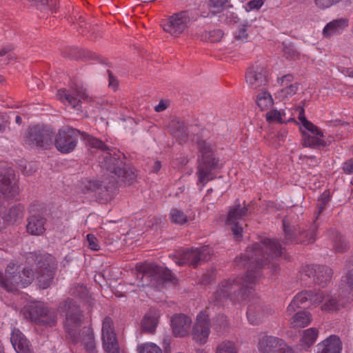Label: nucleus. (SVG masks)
<instances>
[{
    "label": "nucleus",
    "mask_w": 353,
    "mask_h": 353,
    "mask_svg": "<svg viewBox=\"0 0 353 353\" xmlns=\"http://www.w3.org/2000/svg\"><path fill=\"white\" fill-rule=\"evenodd\" d=\"M107 72L109 77L108 86L111 88L114 91H116L119 86V81L110 70H107Z\"/></svg>",
    "instance_id": "nucleus-57"
},
{
    "label": "nucleus",
    "mask_w": 353,
    "mask_h": 353,
    "mask_svg": "<svg viewBox=\"0 0 353 353\" xmlns=\"http://www.w3.org/2000/svg\"><path fill=\"white\" fill-rule=\"evenodd\" d=\"M284 250L279 241L268 238L248 247L245 252L234 261V265L239 268L247 267L245 275L222 281L212 296L211 301L218 305L228 299L232 302L247 301L254 286L262 278L263 269H270L272 274L279 272V257Z\"/></svg>",
    "instance_id": "nucleus-1"
},
{
    "label": "nucleus",
    "mask_w": 353,
    "mask_h": 353,
    "mask_svg": "<svg viewBox=\"0 0 353 353\" xmlns=\"http://www.w3.org/2000/svg\"><path fill=\"white\" fill-rule=\"evenodd\" d=\"M210 319L208 314L205 312H200L197 316L192 335L193 339L200 344H204L210 334Z\"/></svg>",
    "instance_id": "nucleus-22"
},
{
    "label": "nucleus",
    "mask_w": 353,
    "mask_h": 353,
    "mask_svg": "<svg viewBox=\"0 0 353 353\" xmlns=\"http://www.w3.org/2000/svg\"><path fill=\"white\" fill-rule=\"evenodd\" d=\"M117 183L114 176L106 178L102 181H86L82 182L81 190L83 194L94 193L97 199L101 203L112 200L117 192Z\"/></svg>",
    "instance_id": "nucleus-6"
},
{
    "label": "nucleus",
    "mask_w": 353,
    "mask_h": 353,
    "mask_svg": "<svg viewBox=\"0 0 353 353\" xmlns=\"http://www.w3.org/2000/svg\"><path fill=\"white\" fill-rule=\"evenodd\" d=\"M342 343L336 335H331L319 344V352L321 353H341Z\"/></svg>",
    "instance_id": "nucleus-27"
},
{
    "label": "nucleus",
    "mask_w": 353,
    "mask_h": 353,
    "mask_svg": "<svg viewBox=\"0 0 353 353\" xmlns=\"http://www.w3.org/2000/svg\"><path fill=\"white\" fill-rule=\"evenodd\" d=\"M87 240L88 241L89 247L90 249L96 251L100 249L99 245L98 243V240L94 236V235L91 234H88Z\"/></svg>",
    "instance_id": "nucleus-55"
},
{
    "label": "nucleus",
    "mask_w": 353,
    "mask_h": 353,
    "mask_svg": "<svg viewBox=\"0 0 353 353\" xmlns=\"http://www.w3.org/2000/svg\"><path fill=\"white\" fill-rule=\"evenodd\" d=\"M79 340H81L88 353H97L94 333L91 328L85 327L82 334H79Z\"/></svg>",
    "instance_id": "nucleus-30"
},
{
    "label": "nucleus",
    "mask_w": 353,
    "mask_h": 353,
    "mask_svg": "<svg viewBox=\"0 0 353 353\" xmlns=\"http://www.w3.org/2000/svg\"><path fill=\"white\" fill-rule=\"evenodd\" d=\"M170 219L172 223L177 225H183L188 222V216L181 210L172 208L170 212Z\"/></svg>",
    "instance_id": "nucleus-40"
},
{
    "label": "nucleus",
    "mask_w": 353,
    "mask_h": 353,
    "mask_svg": "<svg viewBox=\"0 0 353 353\" xmlns=\"http://www.w3.org/2000/svg\"><path fill=\"white\" fill-rule=\"evenodd\" d=\"M57 96L62 102L67 101L70 105L77 110H79L81 107V99L88 100L89 98L86 90L77 85H72L68 90H59Z\"/></svg>",
    "instance_id": "nucleus-16"
},
{
    "label": "nucleus",
    "mask_w": 353,
    "mask_h": 353,
    "mask_svg": "<svg viewBox=\"0 0 353 353\" xmlns=\"http://www.w3.org/2000/svg\"><path fill=\"white\" fill-rule=\"evenodd\" d=\"M296 110L299 111V119L301 123L307 120L305 117V110L303 106L297 107Z\"/></svg>",
    "instance_id": "nucleus-63"
},
{
    "label": "nucleus",
    "mask_w": 353,
    "mask_h": 353,
    "mask_svg": "<svg viewBox=\"0 0 353 353\" xmlns=\"http://www.w3.org/2000/svg\"><path fill=\"white\" fill-rule=\"evenodd\" d=\"M249 213V208L245 205V201L243 202V205L237 203L229 208L225 223L230 227L232 234L236 239L242 237L243 232V228L239 221L241 220Z\"/></svg>",
    "instance_id": "nucleus-12"
},
{
    "label": "nucleus",
    "mask_w": 353,
    "mask_h": 353,
    "mask_svg": "<svg viewBox=\"0 0 353 353\" xmlns=\"http://www.w3.org/2000/svg\"><path fill=\"white\" fill-rule=\"evenodd\" d=\"M212 250L208 246L200 248L191 249L183 252L182 259L178 262L179 265L188 263L196 267L201 261H207L210 259Z\"/></svg>",
    "instance_id": "nucleus-20"
},
{
    "label": "nucleus",
    "mask_w": 353,
    "mask_h": 353,
    "mask_svg": "<svg viewBox=\"0 0 353 353\" xmlns=\"http://www.w3.org/2000/svg\"><path fill=\"white\" fill-rule=\"evenodd\" d=\"M213 326L216 331L221 332L228 326V321L225 315L219 314L213 319Z\"/></svg>",
    "instance_id": "nucleus-42"
},
{
    "label": "nucleus",
    "mask_w": 353,
    "mask_h": 353,
    "mask_svg": "<svg viewBox=\"0 0 353 353\" xmlns=\"http://www.w3.org/2000/svg\"><path fill=\"white\" fill-rule=\"evenodd\" d=\"M188 22L189 18L186 14L176 13L169 17L163 25V28L172 36L178 37L187 28Z\"/></svg>",
    "instance_id": "nucleus-21"
},
{
    "label": "nucleus",
    "mask_w": 353,
    "mask_h": 353,
    "mask_svg": "<svg viewBox=\"0 0 353 353\" xmlns=\"http://www.w3.org/2000/svg\"><path fill=\"white\" fill-rule=\"evenodd\" d=\"M159 314L153 310H149L141 322V330L145 333L153 334L159 324Z\"/></svg>",
    "instance_id": "nucleus-28"
},
{
    "label": "nucleus",
    "mask_w": 353,
    "mask_h": 353,
    "mask_svg": "<svg viewBox=\"0 0 353 353\" xmlns=\"http://www.w3.org/2000/svg\"><path fill=\"white\" fill-rule=\"evenodd\" d=\"M61 314L65 316L64 327L66 338L73 344L79 341V327L82 321V313L76 301L72 299H66L62 301L58 307Z\"/></svg>",
    "instance_id": "nucleus-4"
},
{
    "label": "nucleus",
    "mask_w": 353,
    "mask_h": 353,
    "mask_svg": "<svg viewBox=\"0 0 353 353\" xmlns=\"http://www.w3.org/2000/svg\"><path fill=\"white\" fill-rule=\"evenodd\" d=\"M34 278L32 269L22 270L14 263L8 265L5 274L0 271V286L8 292H16L29 285Z\"/></svg>",
    "instance_id": "nucleus-5"
},
{
    "label": "nucleus",
    "mask_w": 353,
    "mask_h": 353,
    "mask_svg": "<svg viewBox=\"0 0 353 353\" xmlns=\"http://www.w3.org/2000/svg\"><path fill=\"white\" fill-rule=\"evenodd\" d=\"M264 3V0H251L247 6L250 10L256 9L259 10Z\"/></svg>",
    "instance_id": "nucleus-61"
},
{
    "label": "nucleus",
    "mask_w": 353,
    "mask_h": 353,
    "mask_svg": "<svg viewBox=\"0 0 353 353\" xmlns=\"http://www.w3.org/2000/svg\"><path fill=\"white\" fill-rule=\"evenodd\" d=\"M303 126L310 131L311 133L316 134L319 137H323V133L319 129V128L314 125L312 122L307 120L302 123Z\"/></svg>",
    "instance_id": "nucleus-51"
},
{
    "label": "nucleus",
    "mask_w": 353,
    "mask_h": 353,
    "mask_svg": "<svg viewBox=\"0 0 353 353\" xmlns=\"http://www.w3.org/2000/svg\"><path fill=\"white\" fill-rule=\"evenodd\" d=\"M192 321L185 314H178L171 319V326L175 336L183 337L188 334Z\"/></svg>",
    "instance_id": "nucleus-24"
},
{
    "label": "nucleus",
    "mask_w": 353,
    "mask_h": 353,
    "mask_svg": "<svg viewBox=\"0 0 353 353\" xmlns=\"http://www.w3.org/2000/svg\"><path fill=\"white\" fill-rule=\"evenodd\" d=\"M247 25L243 24L241 28H239L237 33L235 34L234 38L236 40H241L246 39L248 36L247 33Z\"/></svg>",
    "instance_id": "nucleus-58"
},
{
    "label": "nucleus",
    "mask_w": 353,
    "mask_h": 353,
    "mask_svg": "<svg viewBox=\"0 0 353 353\" xmlns=\"http://www.w3.org/2000/svg\"><path fill=\"white\" fill-rule=\"evenodd\" d=\"M140 274L141 276L139 285L142 287L152 286L161 288L165 282H174L176 280L170 270L157 264L146 265Z\"/></svg>",
    "instance_id": "nucleus-7"
},
{
    "label": "nucleus",
    "mask_w": 353,
    "mask_h": 353,
    "mask_svg": "<svg viewBox=\"0 0 353 353\" xmlns=\"http://www.w3.org/2000/svg\"><path fill=\"white\" fill-rule=\"evenodd\" d=\"M208 34V39L212 43L219 42L223 36V32L219 29L210 31Z\"/></svg>",
    "instance_id": "nucleus-52"
},
{
    "label": "nucleus",
    "mask_w": 353,
    "mask_h": 353,
    "mask_svg": "<svg viewBox=\"0 0 353 353\" xmlns=\"http://www.w3.org/2000/svg\"><path fill=\"white\" fill-rule=\"evenodd\" d=\"M311 322L310 312L303 310L298 312L293 317L291 324L293 327H305Z\"/></svg>",
    "instance_id": "nucleus-35"
},
{
    "label": "nucleus",
    "mask_w": 353,
    "mask_h": 353,
    "mask_svg": "<svg viewBox=\"0 0 353 353\" xmlns=\"http://www.w3.org/2000/svg\"><path fill=\"white\" fill-rule=\"evenodd\" d=\"M318 225L315 221L310 225L307 230L301 229L299 227V243L309 244L316 241V231Z\"/></svg>",
    "instance_id": "nucleus-32"
},
{
    "label": "nucleus",
    "mask_w": 353,
    "mask_h": 353,
    "mask_svg": "<svg viewBox=\"0 0 353 353\" xmlns=\"http://www.w3.org/2000/svg\"><path fill=\"white\" fill-rule=\"evenodd\" d=\"M266 118L268 121H276L281 123H285V121L282 119V114L280 111L276 110H273L266 114Z\"/></svg>",
    "instance_id": "nucleus-49"
},
{
    "label": "nucleus",
    "mask_w": 353,
    "mask_h": 353,
    "mask_svg": "<svg viewBox=\"0 0 353 353\" xmlns=\"http://www.w3.org/2000/svg\"><path fill=\"white\" fill-rule=\"evenodd\" d=\"M14 50V47L12 45H7V46H3L1 50H0V57H3L6 54H8V60H10L12 59V57H11L10 55V52H12Z\"/></svg>",
    "instance_id": "nucleus-60"
},
{
    "label": "nucleus",
    "mask_w": 353,
    "mask_h": 353,
    "mask_svg": "<svg viewBox=\"0 0 353 353\" xmlns=\"http://www.w3.org/2000/svg\"><path fill=\"white\" fill-rule=\"evenodd\" d=\"M342 0H314L315 5L320 9H325L336 5Z\"/></svg>",
    "instance_id": "nucleus-50"
},
{
    "label": "nucleus",
    "mask_w": 353,
    "mask_h": 353,
    "mask_svg": "<svg viewBox=\"0 0 353 353\" xmlns=\"http://www.w3.org/2000/svg\"><path fill=\"white\" fill-rule=\"evenodd\" d=\"M214 280V271H208L203 274L201 278V283L202 285H206L210 284Z\"/></svg>",
    "instance_id": "nucleus-54"
},
{
    "label": "nucleus",
    "mask_w": 353,
    "mask_h": 353,
    "mask_svg": "<svg viewBox=\"0 0 353 353\" xmlns=\"http://www.w3.org/2000/svg\"><path fill=\"white\" fill-rule=\"evenodd\" d=\"M170 131L172 137L180 144H183L188 141V127L183 121L179 119L172 121Z\"/></svg>",
    "instance_id": "nucleus-26"
},
{
    "label": "nucleus",
    "mask_w": 353,
    "mask_h": 353,
    "mask_svg": "<svg viewBox=\"0 0 353 353\" xmlns=\"http://www.w3.org/2000/svg\"><path fill=\"white\" fill-rule=\"evenodd\" d=\"M258 349L261 353H294L282 339L264 336L259 339Z\"/></svg>",
    "instance_id": "nucleus-17"
},
{
    "label": "nucleus",
    "mask_w": 353,
    "mask_h": 353,
    "mask_svg": "<svg viewBox=\"0 0 353 353\" xmlns=\"http://www.w3.org/2000/svg\"><path fill=\"white\" fill-rule=\"evenodd\" d=\"M23 314L26 319L38 325L54 326L57 323V315L54 310L49 309L43 303L30 302L24 306Z\"/></svg>",
    "instance_id": "nucleus-8"
},
{
    "label": "nucleus",
    "mask_w": 353,
    "mask_h": 353,
    "mask_svg": "<svg viewBox=\"0 0 353 353\" xmlns=\"http://www.w3.org/2000/svg\"><path fill=\"white\" fill-rule=\"evenodd\" d=\"M319 331L316 328H309L303 332L299 345L301 348L307 350L311 347L316 340Z\"/></svg>",
    "instance_id": "nucleus-34"
},
{
    "label": "nucleus",
    "mask_w": 353,
    "mask_h": 353,
    "mask_svg": "<svg viewBox=\"0 0 353 353\" xmlns=\"http://www.w3.org/2000/svg\"><path fill=\"white\" fill-rule=\"evenodd\" d=\"M10 341L17 353H34L30 341L18 328L12 329Z\"/></svg>",
    "instance_id": "nucleus-25"
},
{
    "label": "nucleus",
    "mask_w": 353,
    "mask_h": 353,
    "mask_svg": "<svg viewBox=\"0 0 353 353\" xmlns=\"http://www.w3.org/2000/svg\"><path fill=\"white\" fill-rule=\"evenodd\" d=\"M268 71L266 67L255 63L249 67L245 74V82L252 88L256 89L268 83Z\"/></svg>",
    "instance_id": "nucleus-19"
},
{
    "label": "nucleus",
    "mask_w": 353,
    "mask_h": 353,
    "mask_svg": "<svg viewBox=\"0 0 353 353\" xmlns=\"http://www.w3.org/2000/svg\"><path fill=\"white\" fill-rule=\"evenodd\" d=\"M333 275L332 268L324 265H307L303 268L301 279L312 277L313 282L320 288H325L330 282Z\"/></svg>",
    "instance_id": "nucleus-11"
},
{
    "label": "nucleus",
    "mask_w": 353,
    "mask_h": 353,
    "mask_svg": "<svg viewBox=\"0 0 353 353\" xmlns=\"http://www.w3.org/2000/svg\"><path fill=\"white\" fill-rule=\"evenodd\" d=\"M197 148L199 152L202 154V158L205 155H212V147L211 145L207 143L205 141L198 139L196 141Z\"/></svg>",
    "instance_id": "nucleus-47"
},
{
    "label": "nucleus",
    "mask_w": 353,
    "mask_h": 353,
    "mask_svg": "<svg viewBox=\"0 0 353 353\" xmlns=\"http://www.w3.org/2000/svg\"><path fill=\"white\" fill-rule=\"evenodd\" d=\"M41 210L42 207L39 203H33L30 206L26 230L32 235H41L46 231V219Z\"/></svg>",
    "instance_id": "nucleus-13"
},
{
    "label": "nucleus",
    "mask_w": 353,
    "mask_h": 353,
    "mask_svg": "<svg viewBox=\"0 0 353 353\" xmlns=\"http://www.w3.org/2000/svg\"><path fill=\"white\" fill-rule=\"evenodd\" d=\"M325 301V303L322 305V310L328 312H334L340 310L342 304L340 303L336 296H327L326 299H323Z\"/></svg>",
    "instance_id": "nucleus-41"
},
{
    "label": "nucleus",
    "mask_w": 353,
    "mask_h": 353,
    "mask_svg": "<svg viewBox=\"0 0 353 353\" xmlns=\"http://www.w3.org/2000/svg\"><path fill=\"white\" fill-rule=\"evenodd\" d=\"M332 239L334 241V248L337 252H346L348 250V243L345 237L338 231L333 232Z\"/></svg>",
    "instance_id": "nucleus-37"
},
{
    "label": "nucleus",
    "mask_w": 353,
    "mask_h": 353,
    "mask_svg": "<svg viewBox=\"0 0 353 353\" xmlns=\"http://www.w3.org/2000/svg\"><path fill=\"white\" fill-rule=\"evenodd\" d=\"M216 353H237V349L233 342L225 341L217 346Z\"/></svg>",
    "instance_id": "nucleus-43"
},
{
    "label": "nucleus",
    "mask_w": 353,
    "mask_h": 353,
    "mask_svg": "<svg viewBox=\"0 0 353 353\" xmlns=\"http://www.w3.org/2000/svg\"><path fill=\"white\" fill-rule=\"evenodd\" d=\"M273 103L271 94L267 91L261 90L256 95V104L261 110L269 109Z\"/></svg>",
    "instance_id": "nucleus-36"
},
{
    "label": "nucleus",
    "mask_w": 353,
    "mask_h": 353,
    "mask_svg": "<svg viewBox=\"0 0 353 353\" xmlns=\"http://www.w3.org/2000/svg\"><path fill=\"white\" fill-rule=\"evenodd\" d=\"M107 149L103 159L99 161L101 166L114 174L125 185H132L137 179V174L132 168L125 162V156L120 151L110 152V150L106 145Z\"/></svg>",
    "instance_id": "nucleus-3"
},
{
    "label": "nucleus",
    "mask_w": 353,
    "mask_h": 353,
    "mask_svg": "<svg viewBox=\"0 0 353 353\" xmlns=\"http://www.w3.org/2000/svg\"><path fill=\"white\" fill-rule=\"evenodd\" d=\"M139 353H162L161 349L154 343H148L138 347Z\"/></svg>",
    "instance_id": "nucleus-45"
},
{
    "label": "nucleus",
    "mask_w": 353,
    "mask_h": 353,
    "mask_svg": "<svg viewBox=\"0 0 353 353\" xmlns=\"http://www.w3.org/2000/svg\"><path fill=\"white\" fill-rule=\"evenodd\" d=\"M322 292L303 291L299 293L288 307V311H295L296 308H307L310 305H317L323 301Z\"/></svg>",
    "instance_id": "nucleus-14"
},
{
    "label": "nucleus",
    "mask_w": 353,
    "mask_h": 353,
    "mask_svg": "<svg viewBox=\"0 0 353 353\" xmlns=\"http://www.w3.org/2000/svg\"><path fill=\"white\" fill-rule=\"evenodd\" d=\"M293 79L294 77L292 74H286L283 76L281 78V85H284L286 83L290 84V83H291L293 81Z\"/></svg>",
    "instance_id": "nucleus-64"
},
{
    "label": "nucleus",
    "mask_w": 353,
    "mask_h": 353,
    "mask_svg": "<svg viewBox=\"0 0 353 353\" xmlns=\"http://www.w3.org/2000/svg\"><path fill=\"white\" fill-rule=\"evenodd\" d=\"M219 159H216L214 154L205 155L199 163L196 171L198 183L201 184L202 188L209 181L214 179L212 170L219 168Z\"/></svg>",
    "instance_id": "nucleus-18"
},
{
    "label": "nucleus",
    "mask_w": 353,
    "mask_h": 353,
    "mask_svg": "<svg viewBox=\"0 0 353 353\" xmlns=\"http://www.w3.org/2000/svg\"><path fill=\"white\" fill-rule=\"evenodd\" d=\"M284 238L283 243L289 245L294 242L299 243V225H291L285 219L283 220Z\"/></svg>",
    "instance_id": "nucleus-29"
},
{
    "label": "nucleus",
    "mask_w": 353,
    "mask_h": 353,
    "mask_svg": "<svg viewBox=\"0 0 353 353\" xmlns=\"http://www.w3.org/2000/svg\"><path fill=\"white\" fill-rule=\"evenodd\" d=\"M225 21L228 23H236L239 21L237 15L234 12H227Z\"/></svg>",
    "instance_id": "nucleus-62"
},
{
    "label": "nucleus",
    "mask_w": 353,
    "mask_h": 353,
    "mask_svg": "<svg viewBox=\"0 0 353 353\" xmlns=\"http://www.w3.org/2000/svg\"><path fill=\"white\" fill-rule=\"evenodd\" d=\"M80 136L83 139L87 140L90 146L94 148L99 150L107 149L106 145L102 141L92 137L85 132H82L79 130L70 127H64L59 129L57 134H54V145L62 154L70 153L75 149L78 138Z\"/></svg>",
    "instance_id": "nucleus-2"
},
{
    "label": "nucleus",
    "mask_w": 353,
    "mask_h": 353,
    "mask_svg": "<svg viewBox=\"0 0 353 353\" xmlns=\"http://www.w3.org/2000/svg\"><path fill=\"white\" fill-rule=\"evenodd\" d=\"M14 175L11 172L0 174V194L6 198H14L19 192V188L13 182Z\"/></svg>",
    "instance_id": "nucleus-23"
},
{
    "label": "nucleus",
    "mask_w": 353,
    "mask_h": 353,
    "mask_svg": "<svg viewBox=\"0 0 353 353\" xmlns=\"http://www.w3.org/2000/svg\"><path fill=\"white\" fill-rule=\"evenodd\" d=\"M264 311L261 305L252 304L249 305L247 311V317L252 325H257L261 322Z\"/></svg>",
    "instance_id": "nucleus-33"
},
{
    "label": "nucleus",
    "mask_w": 353,
    "mask_h": 353,
    "mask_svg": "<svg viewBox=\"0 0 353 353\" xmlns=\"http://www.w3.org/2000/svg\"><path fill=\"white\" fill-rule=\"evenodd\" d=\"M303 145L305 147L315 148L317 146L318 138L304 133Z\"/></svg>",
    "instance_id": "nucleus-53"
},
{
    "label": "nucleus",
    "mask_w": 353,
    "mask_h": 353,
    "mask_svg": "<svg viewBox=\"0 0 353 353\" xmlns=\"http://www.w3.org/2000/svg\"><path fill=\"white\" fill-rule=\"evenodd\" d=\"M340 289L345 293L353 292V270H348L342 277Z\"/></svg>",
    "instance_id": "nucleus-39"
},
{
    "label": "nucleus",
    "mask_w": 353,
    "mask_h": 353,
    "mask_svg": "<svg viewBox=\"0 0 353 353\" xmlns=\"http://www.w3.org/2000/svg\"><path fill=\"white\" fill-rule=\"evenodd\" d=\"M283 86L284 88L280 90L279 94L283 98H288L296 93L299 88V83H286Z\"/></svg>",
    "instance_id": "nucleus-44"
},
{
    "label": "nucleus",
    "mask_w": 353,
    "mask_h": 353,
    "mask_svg": "<svg viewBox=\"0 0 353 353\" xmlns=\"http://www.w3.org/2000/svg\"><path fill=\"white\" fill-rule=\"evenodd\" d=\"M54 132L50 127L37 125L28 129L26 141L30 145L48 150L54 145Z\"/></svg>",
    "instance_id": "nucleus-10"
},
{
    "label": "nucleus",
    "mask_w": 353,
    "mask_h": 353,
    "mask_svg": "<svg viewBox=\"0 0 353 353\" xmlns=\"http://www.w3.org/2000/svg\"><path fill=\"white\" fill-rule=\"evenodd\" d=\"M23 216V209L20 205L12 206L8 210L5 212L3 220L8 223L15 222L18 219Z\"/></svg>",
    "instance_id": "nucleus-38"
},
{
    "label": "nucleus",
    "mask_w": 353,
    "mask_h": 353,
    "mask_svg": "<svg viewBox=\"0 0 353 353\" xmlns=\"http://www.w3.org/2000/svg\"><path fill=\"white\" fill-rule=\"evenodd\" d=\"M348 26V20L346 19H337L328 23L323 30L325 37H329L336 34Z\"/></svg>",
    "instance_id": "nucleus-31"
},
{
    "label": "nucleus",
    "mask_w": 353,
    "mask_h": 353,
    "mask_svg": "<svg viewBox=\"0 0 353 353\" xmlns=\"http://www.w3.org/2000/svg\"><path fill=\"white\" fill-rule=\"evenodd\" d=\"M31 258L36 265L37 279L39 286L48 288L52 283L54 276V262L50 254H31Z\"/></svg>",
    "instance_id": "nucleus-9"
},
{
    "label": "nucleus",
    "mask_w": 353,
    "mask_h": 353,
    "mask_svg": "<svg viewBox=\"0 0 353 353\" xmlns=\"http://www.w3.org/2000/svg\"><path fill=\"white\" fill-rule=\"evenodd\" d=\"M102 343L106 353H120V347L114 331L113 321L106 316L102 324Z\"/></svg>",
    "instance_id": "nucleus-15"
},
{
    "label": "nucleus",
    "mask_w": 353,
    "mask_h": 353,
    "mask_svg": "<svg viewBox=\"0 0 353 353\" xmlns=\"http://www.w3.org/2000/svg\"><path fill=\"white\" fill-rule=\"evenodd\" d=\"M283 51L287 58H295L299 54L292 46H285Z\"/></svg>",
    "instance_id": "nucleus-56"
},
{
    "label": "nucleus",
    "mask_w": 353,
    "mask_h": 353,
    "mask_svg": "<svg viewBox=\"0 0 353 353\" xmlns=\"http://www.w3.org/2000/svg\"><path fill=\"white\" fill-rule=\"evenodd\" d=\"M71 294L80 299H85L88 297L89 292L83 285H78L71 290Z\"/></svg>",
    "instance_id": "nucleus-48"
},
{
    "label": "nucleus",
    "mask_w": 353,
    "mask_h": 353,
    "mask_svg": "<svg viewBox=\"0 0 353 353\" xmlns=\"http://www.w3.org/2000/svg\"><path fill=\"white\" fill-rule=\"evenodd\" d=\"M228 2V0H209L208 6L214 14L219 13Z\"/></svg>",
    "instance_id": "nucleus-46"
},
{
    "label": "nucleus",
    "mask_w": 353,
    "mask_h": 353,
    "mask_svg": "<svg viewBox=\"0 0 353 353\" xmlns=\"http://www.w3.org/2000/svg\"><path fill=\"white\" fill-rule=\"evenodd\" d=\"M343 170L347 174H353V159H350L343 163Z\"/></svg>",
    "instance_id": "nucleus-59"
}]
</instances>
